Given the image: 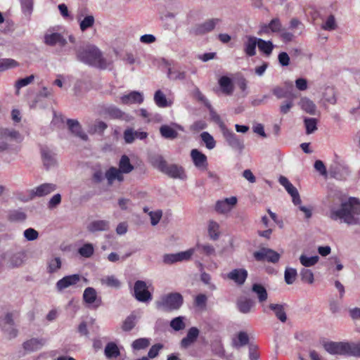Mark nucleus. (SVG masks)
<instances>
[{"label":"nucleus","mask_w":360,"mask_h":360,"mask_svg":"<svg viewBox=\"0 0 360 360\" xmlns=\"http://www.w3.org/2000/svg\"><path fill=\"white\" fill-rule=\"evenodd\" d=\"M329 217L334 221L340 220L347 225L360 224V200L350 197L347 201L341 203L338 209L332 208Z\"/></svg>","instance_id":"1"},{"label":"nucleus","mask_w":360,"mask_h":360,"mask_svg":"<svg viewBox=\"0 0 360 360\" xmlns=\"http://www.w3.org/2000/svg\"><path fill=\"white\" fill-rule=\"evenodd\" d=\"M77 58L86 65L106 69L110 64L102 56L101 51L94 45L85 44L76 49Z\"/></svg>","instance_id":"2"},{"label":"nucleus","mask_w":360,"mask_h":360,"mask_svg":"<svg viewBox=\"0 0 360 360\" xmlns=\"http://www.w3.org/2000/svg\"><path fill=\"white\" fill-rule=\"evenodd\" d=\"M183 304L184 297L179 292L163 295L155 302L156 309L165 312L177 311Z\"/></svg>","instance_id":"3"},{"label":"nucleus","mask_w":360,"mask_h":360,"mask_svg":"<svg viewBox=\"0 0 360 360\" xmlns=\"http://www.w3.org/2000/svg\"><path fill=\"white\" fill-rule=\"evenodd\" d=\"M153 165L161 172L172 179L186 180L187 178L184 168L176 164L169 165L162 156H157L153 161Z\"/></svg>","instance_id":"4"},{"label":"nucleus","mask_w":360,"mask_h":360,"mask_svg":"<svg viewBox=\"0 0 360 360\" xmlns=\"http://www.w3.org/2000/svg\"><path fill=\"white\" fill-rule=\"evenodd\" d=\"M323 347L331 355L352 356V342L327 341L323 344Z\"/></svg>","instance_id":"5"},{"label":"nucleus","mask_w":360,"mask_h":360,"mask_svg":"<svg viewBox=\"0 0 360 360\" xmlns=\"http://www.w3.org/2000/svg\"><path fill=\"white\" fill-rule=\"evenodd\" d=\"M220 128L222 131L224 138L227 142L228 145L234 150L242 153L245 148L244 141L242 139H240L232 131L228 129L224 122H220Z\"/></svg>","instance_id":"6"},{"label":"nucleus","mask_w":360,"mask_h":360,"mask_svg":"<svg viewBox=\"0 0 360 360\" xmlns=\"http://www.w3.org/2000/svg\"><path fill=\"white\" fill-rule=\"evenodd\" d=\"M134 296L141 302H149L153 299V295L148 290L146 283L141 280L136 281L134 283Z\"/></svg>","instance_id":"7"},{"label":"nucleus","mask_w":360,"mask_h":360,"mask_svg":"<svg viewBox=\"0 0 360 360\" xmlns=\"http://www.w3.org/2000/svg\"><path fill=\"white\" fill-rule=\"evenodd\" d=\"M221 22V18H210L205 22L198 24L193 27L191 33L194 35H203L214 30V28Z\"/></svg>","instance_id":"8"},{"label":"nucleus","mask_w":360,"mask_h":360,"mask_svg":"<svg viewBox=\"0 0 360 360\" xmlns=\"http://www.w3.org/2000/svg\"><path fill=\"white\" fill-rule=\"evenodd\" d=\"M83 300L89 308L96 309L102 305V300L92 287L86 288L83 293Z\"/></svg>","instance_id":"9"},{"label":"nucleus","mask_w":360,"mask_h":360,"mask_svg":"<svg viewBox=\"0 0 360 360\" xmlns=\"http://www.w3.org/2000/svg\"><path fill=\"white\" fill-rule=\"evenodd\" d=\"M254 257L257 261H267L271 263H276L280 259V255L269 248H262L254 252Z\"/></svg>","instance_id":"10"},{"label":"nucleus","mask_w":360,"mask_h":360,"mask_svg":"<svg viewBox=\"0 0 360 360\" xmlns=\"http://www.w3.org/2000/svg\"><path fill=\"white\" fill-rule=\"evenodd\" d=\"M272 93L278 98H294L292 82L288 80L284 82L282 86L274 87Z\"/></svg>","instance_id":"11"},{"label":"nucleus","mask_w":360,"mask_h":360,"mask_svg":"<svg viewBox=\"0 0 360 360\" xmlns=\"http://www.w3.org/2000/svg\"><path fill=\"white\" fill-rule=\"evenodd\" d=\"M278 181L291 195L293 203L295 205H300L301 199L297 189L289 181V180L286 177L281 176L278 179Z\"/></svg>","instance_id":"12"},{"label":"nucleus","mask_w":360,"mask_h":360,"mask_svg":"<svg viewBox=\"0 0 360 360\" xmlns=\"http://www.w3.org/2000/svg\"><path fill=\"white\" fill-rule=\"evenodd\" d=\"M143 94L141 92L132 91L121 96L120 101L124 105L141 104L143 101Z\"/></svg>","instance_id":"13"},{"label":"nucleus","mask_w":360,"mask_h":360,"mask_svg":"<svg viewBox=\"0 0 360 360\" xmlns=\"http://www.w3.org/2000/svg\"><path fill=\"white\" fill-rule=\"evenodd\" d=\"M237 203L236 197L225 198L222 200H218L215 205V210L220 214H226L230 212L232 207Z\"/></svg>","instance_id":"14"},{"label":"nucleus","mask_w":360,"mask_h":360,"mask_svg":"<svg viewBox=\"0 0 360 360\" xmlns=\"http://www.w3.org/2000/svg\"><path fill=\"white\" fill-rule=\"evenodd\" d=\"M57 186L51 183L42 184L30 191L32 196L43 197L55 191Z\"/></svg>","instance_id":"15"},{"label":"nucleus","mask_w":360,"mask_h":360,"mask_svg":"<svg viewBox=\"0 0 360 360\" xmlns=\"http://www.w3.org/2000/svg\"><path fill=\"white\" fill-rule=\"evenodd\" d=\"M81 276L79 274L66 276L56 283V288L58 290L61 291L71 285L77 284L81 280Z\"/></svg>","instance_id":"16"},{"label":"nucleus","mask_w":360,"mask_h":360,"mask_svg":"<svg viewBox=\"0 0 360 360\" xmlns=\"http://www.w3.org/2000/svg\"><path fill=\"white\" fill-rule=\"evenodd\" d=\"M248 271L245 269H235L231 271L226 277L237 285H242L248 278Z\"/></svg>","instance_id":"17"},{"label":"nucleus","mask_w":360,"mask_h":360,"mask_svg":"<svg viewBox=\"0 0 360 360\" xmlns=\"http://www.w3.org/2000/svg\"><path fill=\"white\" fill-rule=\"evenodd\" d=\"M282 23L279 18H273L268 24H264L261 26L260 31L265 34L280 33L282 31Z\"/></svg>","instance_id":"18"},{"label":"nucleus","mask_w":360,"mask_h":360,"mask_svg":"<svg viewBox=\"0 0 360 360\" xmlns=\"http://www.w3.org/2000/svg\"><path fill=\"white\" fill-rule=\"evenodd\" d=\"M44 42L49 46L59 44L61 46H64L66 44L67 41L60 33L53 32L45 34Z\"/></svg>","instance_id":"19"},{"label":"nucleus","mask_w":360,"mask_h":360,"mask_svg":"<svg viewBox=\"0 0 360 360\" xmlns=\"http://www.w3.org/2000/svg\"><path fill=\"white\" fill-rule=\"evenodd\" d=\"M247 41L244 42V52L248 56L252 57L256 54V47L258 46L259 38L247 36Z\"/></svg>","instance_id":"20"},{"label":"nucleus","mask_w":360,"mask_h":360,"mask_svg":"<svg viewBox=\"0 0 360 360\" xmlns=\"http://www.w3.org/2000/svg\"><path fill=\"white\" fill-rule=\"evenodd\" d=\"M44 344V339L31 338L23 342L22 347L27 352H33L40 349Z\"/></svg>","instance_id":"21"},{"label":"nucleus","mask_w":360,"mask_h":360,"mask_svg":"<svg viewBox=\"0 0 360 360\" xmlns=\"http://www.w3.org/2000/svg\"><path fill=\"white\" fill-rule=\"evenodd\" d=\"M67 124L68 126L69 129L75 136L79 137L82 140H84V141L88 140V136L82 130L81 125L79 124V123L77 120L68 119Z\"/></svg>","instance_id":"22"},{"label":"nucleus","mask_w":360,"mask_h":360,"mask_svg":"<svg viewBox=\"0 0 360 360\" xmlns=\"http://www.w3.org/2000/svg\"><path fill=\"white\" fill-rule=\"evenodd\" d=\"M199 335V330L195 327L191 328L186 337L181 341V346L183 348H188L195 342Z\"/></svg>","instance_id":"23"},{"label":"nucleus","mask_w":360,"mask_h":360,"mask_svg":"<svg viewBox=\"0 0 360 360\" xmlns=\"http://www.w3.org/2000/svg\"><path fill=\"white\" fill-rule=\"evenodd\" d=\"M191 157L196 167L200 168L207 167V156L198 149H193L191 151Z\"/></svg>","instance_id":"24"},{"label":"nucleus","mask_w":360,"mask_h":360,"mask_svg":"<svg viewBox=\"0 0 360 360\" xmlns=\"http://www.w3.org/2000/svg\"><path fill=\"white\" fill-rule=\"evenodd\" d=\"M110 228V223L107 220H94L89 224L87 229L89 232L108 231Z\"/></svg>","instance_id":"25"},{"label":"nucleus","mask_w":360,"mask_h":360,"mask_svg":"<svg viewBox=\"0 0 360 360\" xmlns=\"http://www.w3.org/2000/svg\"><path fill=\"white\" fill-rule=\"evenodd\" d=\"M41 157L44 165L46 169L54 167L56 165V155L48 148L41 149Z\"/></svg>","instance_id":"26"},{"label":"nucleus","mask_w":360,"mask_h":360,"mask_svg":"<svg viewBox=\"0 0 360 360\" xmlns=\"http://www.w3.org/2000/svg\"><path fill=\"white\" fill-rule=\"evenodd\" d=\"M219 85L224 94L226 96L232 94L233 91V85L229 77L226 76L221 77L219 79Z\"/></svg>","instance_id":"27"},{"label":"nucleus","mask_w":360,"mask_h":360,"mask_svg":"<svg viewBox=\"0 0 360 360\" xmlns=\"http://www.w3.org/2000/svg\"><path fill=\"white\" fill-rule=\"evenodd\" d=\"M284 306V304H270L269 305V308L274 312L276 318L283 323H285L287 320Z\"/></svg>","instance_id":"28"},{"label":"nucleus","mask_w":360,"mask_h":360,"mask_svg":"<svg viewBox=\"0 0 360 360\" xmlns=\"http://www.w3.org/2000/svg\"><path fill=\"white\" fill-rule=\"evenodd\" d=\"M161 136L166 139L173 140L178 136L177 131L170 125L163 124L160 127Z\"/></svg>","instance_id":"29"},{"label":"nucleus","mask_w":360,"mask_h":360,"mask_svg":"<svg viewBox=\"0 0 360 360\" xmlns=\"http://www.w3.org/2000/svg\"><path fill=\"white\" fill-rule=\"evenodd\" d=\"M0 139H10L18 142L22 140L21 135L17 131L4 128L0 129Z\"/></svg>","instance_id":"30"},{"label":"nucleus","mask_w":360,"mask_h":360,"mask_svg":"<svg viewBox=\"0 0 360 360\" xmlns=\"http://www.w3.org/2000/svg\"><path fill=\"white\" fill-rule=\"evenodd\" d=\"M104 353L108 359H115L120 355L117 345L112 342H108L104 349Z\"/></svg>","instance_id":"31"},{"label":"nucleus","mask_w":360,"mask_h":360,"mask_svg":"<svg viewBox=\"0 0 360 360\" xmlns=\"http://www.w3.org/2000/svg\"><path fill=\"white\" fill-rule=\"evenodd\" d=\"M193 249H195V251H198L206 256H214L216 255L215 248L209 243H198Z\"/></svg>","instance_id":"32"},{"label":"nucleus","mask_w":360,"mask_h":360,"mask_svg":"<svg viewBox=\"0 0 360 360\" xmlns=\"http://www.w3.org/2000/svg\"><path fill=\"white\" fill-rule=\"evenodd\" d=\"M207 232L211 240H218L220 236L219 224L217 221L210 220L208 223Z\"/></svg>","instance_id":"33"},{"label":"nucleus","mask_w":360,"mask_h":360,"mask_svg":"<svg viewBox=\"0 0 360 360\" xmlns=\"http://www.w3.org/2000/svg\"><path fill=\"white\" fill-rule=\"evenodd\" d=\"M254 304V301L248 298L240 299L237 302V307L240 312L243 314L249 313Z\"/></svg>","instance_id":"34"},{"label":"nucleus","mask_w":360,"mask_h":360,"mask_svg":"<svg viewBox=\"0 0 360 360\" xmlns=\"http://www.w3.org/2000/svg\"><path fill=\"white\" fill-rule=\"evenodd\" d=\"M25 254L23 252H18L13 254L9 259V265L11 268L20 266L25 260Z\"/></svg>","instance_id":"35"},{"label":"nucleus","mask_w":360,"mask_h":360,"mask_svg":"<svg viewBox=\"0 0 360 360\" xmlns=\"http://www.w3.org/2000/svg\"><path fill=\"white\" fill-rule=\"evenodd\" d=\"M167 76L172 80H184L186 79V72L181 68H168Z\"/></svg>","instance_id":"36"},{"label":"nucleus","mask_w":360,"mask_h":360,"mask_svg":"<svg viewBox=\"0 0 360 360\" xmlns=\"http://www.w3.org/2000/svg\"><path fill=\"white\" fill-rule=\"evenodd\" d=\"M299 105L305 112H315L316 105L314 103L307 97H302L299 101Z\"/></svg>","instance_id":"37"},{"label":"nucleus","mask_w":360,"mask_h":360,"mask_svg":"<svg viewBox=\"0 0 360 360\" xmlns=\"http://www.w3.org/2000/svg\"><path fill=\"white\" fill-rule=\"evenodd\" d=\"M26 217V214L21 210H10L8 213V219L12 222L24 221Z\"/></svg>","instance_id":"38"},{"label":"nucleus","mask_w":360,"mask_h":360,"mask_svg":"<svg viewBox=\"0 0 360 360\" xmlns=\"http://www.w3.org/2000/svg\"><path fill=\"white\" fill-rule=\"evenodd\" d=\"M252 290L257 295L259 302H263L266 300L268 294L266 288L262 285L259 283L253 284Z\"/></svg>","instance_id":"39"},{"label":"nucleus","mask_w":360,"mask_h":360,"mask_svg":"<svg viewBox=\"0 0 360 360\" xmlns=\"http://www.w3.org/2000/svg\"><path fill=\"white\" fill-rule=\"evenodd\" d=\"M323 104L328 103L329 104H334L336 102L335 93L333 87L328 86L325 89L323 93V97L321 99Z\"/></svg>","instance_id":"40"},{"label":"nucleus","mask_w":360,"mask_h":360,"mask_svg":"<svg viewBox=\"0 0 360 360\" xmlns=\"http://www.w3.org/2000/svg\"><path fill=\"white\" fill-rule=\"evenodd\" d=\"M119 169L125 174L131 172L134 169V166L130 163L127 155H123L119 162Z\"/></svg>","instance_id":"41"},{"label":"nucleus","mask_w":360,"mask_h":360,"mask_svg":"<svg viewBox=\"0 0 360 360\" xmlns=\"http://www.w3.org/2000/svg\"><path fill=\"white\" fill-rule=\"evenodd\" d=\"M274 44L271 41H265L259 38L258 48L261 52L266 56H269L274 49Z\"/></svg>","instance_id":"42"},{"label":"nucleus","mask_w":360,"mask_h":360,"mask_svg":"<svg viewBox=\"0 0 360 360\" xmlns=\"http://www.w3.org/2000/svg\"><path fill=\"white\" fill-rule=\"evenodd\" d=\"M304 124L306 129V134H313L317 129V119L312 117H304Z\"/></svg>","instance_id":"43"},{"label":"nucleus","mask_w":360,"mask_h":360,"mask_svg":"<svg viewBox=\"0 0 360 360\" xmlns=\"http://www.w3.org/2000/svg\"><path fill=\"white\" fill-rule=\"evenodd\" d=\"M78 20L79 21V28L82 32L92 27L95 22V18L91 15H86L82 20L79 18Z\"/></svg>","instance_id":"44"},{"label":"nucleus","mask_w":360,"mask_h":360,"mask_svg":"<svg viewBox=\"0 0 360 360\" xmlns=\"http://www.w3.org/2000/svg\"><path fill=\"white\" fill-rule=\"evenodd\" d=\"M338 27V25L335 20V18L333 15H330L322 23L321 28L326 31H333Z\"/></svg>","instance_id":"45"},{"label":"nucleus","mask_w":360,"mask_h":360,"mask_svg":"<svg viewBox=\"0 0 360 360\" xmlns=\"http://www.w3.org/2000/svg\"><path fill=\"white\" fill-rule=\"evenodd\" d=\"M78 253L83 257L89 258L94 253V247L91 243H86L78 249Z\"/></svg>","instance_id":"46"},{"label":"nucleus","mask_w":360,"mask_h":360,"mask_svg":"<svg viewBox=\"0 0 360 360\" xmlns=\"http://www.w3.org/2000/svg\"><path fill=\"white\" fill-rule=\"evenodd\" d=\"M297 276V270L294 268L286 267L284 272V279L287 284H292Z\"/></svg>","instance_id":"47"},{"label":"nucleus","mask_w":360,"mask_h":360,"mask_svg":"<svg viewBox=\"0 0 360 360\" xmlns=\"http://www.w3.org/2000/svg\"><path fill=\"white\" fill-rule=\"evenodd\" d=\"M249 342V337L247 333L240 331L238 333L237 339L233 340V345L236 347L239 348L248 345Z\"/></svg>","instance_id":"48"},{"label":"nucleus","mask_w":360,"mask_h":360,"mask_svg":"<svg viewBox=\"0 0 360 360\" xmlns=\"http://www.w3.org/2000/svg\"><path fill=\"white\" fill-rule=\"evenodd\" d=\"M136 316L133 314L128 316L123 321L122 329L128 332L131 330L136 326Z\"/></svg>","instance_id":"49"},{"label":"nucleus","mask_w":360,"mask_h":360,"mask_svg":"<svg viewBox=\"0 0 360 360\" xmlns=\"http://www.w3.org/2000/svg\"><path fill=\"white\" fill-rule=\"evenodd\" d=\"M150 345V340L146 338H141L135 340L131 347L134 350H141L147 348Z\"/></svg>","instance_id":"50"},{"label":"nucleus","mask_w":360,"mask_h":360,"mask_svg":"<svg viewBox=\"0 0 360 360\" xmlns=\"http://www.w3.org/2000/svg\"><path fill=\"white\" fill-rule=\"evenodd\" d=\"M154 101L156 105L159 107L164 108L169 105V103L166 98V96L161 90H158L155 91L154 95Z\"/></svg>","instance_id":"51"},{"label":"nucleus","mask_w":360,"mask_h":360,"mask_svg":"<svg viewBox=\"0 0 360 360\" xmlns=\"http://www.w3.org/2000/svg\"><path fill=\"white\" fill-rule=\"evenodd\" d=\"M101 281L102 284L106 285L108 287L119 288L121 285L120 281L114 276H108L103 278Z\"/></svg>","instance_id":"52"},{"label":"nucleus","mask_w":360,"mask_h":360,"mask_svg":"<svg viewBox=\"0 0 360 360\" xmlns=\"http://www.w3.org/2000/svg\"><path fill=\"white\" fill-rule=\"evenodd\" d=\"M301 280L309 284H312L314 281V274L310 269L303 268L300 272Z\"/></svg>","instance_id":"53"},{"label":"nucleus","mask_w":360,"mask_h":360,"mask_svg":"<svg viewBox=\"0 0 360 360\" xmlns=\"http://www.w3.org/2000/svg\"><path fill=\"white\" fill-rule=\"evenodd\" d=\"M319 259L318 256L307 257L302 255L300 257V262L304 266L309 267L315 265L318 262Z\"/></svg>","instance_id":"54"},{"label":"nucleus","mask_w":360,"mask_h":360,"mask_svg":"<svg viewBox=\"0 0 360 360\" xmlns=\"http://www.w3.org/2000/svg\"><path fill=\"white\" fill-rule=\"evenodd\" d=\"M200 137L202 141L205 143L207 148L212 150L216 146V141H214L212 136L208 132L204 131L200 134Z\"/></svg>","instance_id":"55"},{"label":"nucleus","mask_w":360,"mask_h":360,"mask_svg":"<svg viewBox=\"0 0 360 360\" xmlns=\"http://www.w3.org/2000/svg\"><path fill=\"white\" fill-rule=\"evenodd\" d=\"M61 267V260L60 257L51 259L48 262V272L50 274L57 271Z\"/></svg>","instance_id":"56"},{"label":"nucleus","mask_w":360,"mask_h":360,"mask_svg":"<svg viewBox=\"0 0 360 360\" xmlns=\"http://www.w3.org/2000/svg\"><path fill=\"white\" fill-rule=\"evenodd\" d=\"M18 63L12 58H3L0 60V70L4 71L17 67Z\"/></svg>","instance_id":"57"},{"label":"nucleus","mask_w":360,"mask_h":360,"mask_svg":"<svg viewBox=\"0 0 360 360\" xmlns=\"http://www.w3.org/2000/svg\"><path fill=\"white\" fill-rule=\"evenodd\" d=\"M184 320V317H183V316H178V317L173 319L170 321L171 328L176 331H179L181 330H183L186 326Z\"/></svg>","instance_id":"58"},{"label":"nucleus","mask_w":360,"mask_h":360,"mask_svg":"<svg viewBox=\"0 0 360 360\" xmlns=\"http://www.w3.org/2000/svg\"><path fill=\"white\" fill-rule=\"evenodd\" d=\"M194 252L195 249L193 248L188 249L186 251L177 252L176 255L178 262L183 261H188L191 258Z\"/></svg>","instance_id":"59"},{"label":"nucleus","mask_w":360,"mask_h":360,"mask_svg":"<svg viewBox=\"0 0 360 360\" xmlns=\"http://www.w3.org/2000/svg\"><path fill=\"white\" fill-rule=\"evenodd\" d=\"M34 79V76L32 75H30V76L26 77L25 78H22V79H18L15 82V85L17 91H18L20 89H21V88H22L24 86H26L28 84H31L33 82Z\"/></svg>","instance_id":"60"},{"label":"nucleus","mask_w":360,"mask_h":360,"mask_svg":"<svg viewBox=\"0 0 360 360\" xmlns=\"http://www.w3.org/2000/svg\"><path fill=\"white\" fill-rule=\"evenodd\" d=\"M148 215L150 216V222L153 226L157 225L162 216V211L161 210H158L156 211H150L148 212Z\"/></svg>","instance_id":"61"},{"label":"nucleus","mask_w":360,"mask_h":360,"mask_svg":"<svg viewBox=\"0 0 360 360\" xmlns=\"http://www.w3.org/2000/svg\"><path fill=\"white\" fill-rule=\"evenodd\" d=\"M20 4L22 12L30 15L33 10V0H20Z\"/></svg>","instance_id":"62"},{"label":"nucleus","mask_w":360,"mask_h":360,"mask_svg":"<svg viewBox=\"0 0 360 360\" xmlns=\"http://www.w3.org/2000/svg\"><path fill=\"white\" fill-rule=\"evenodd\" d=\"M120 172L119 169L112 167L105 172V177L108 179V184H112L115 179L117 174Z\"/></svg>","instance_id":"63"},{"label":"nucleus","mask_w":360,"mask_h":360,"mask_svg":"<svg viewBox=\"0 0 360 360\" xmlns=\"http://www.w3.org/2000/svg\"><path fill=\"white\" fill-rule=\"evenodd\" d=\"M162 348H163V345L160 344V343H158V344L153 345L148 351L147 357L148 359H153V358L156 357L158 355L160 349H162Z\"/></svg>","instance_id":"64"}]
</instances>
